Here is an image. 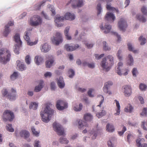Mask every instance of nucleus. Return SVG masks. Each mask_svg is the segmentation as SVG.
Listing matches in <instances>:
<instances>
[{
	"mask_svg": "<svg viewBox=\"0 0 147 147\" xmlns=\"http://www.w3.org/2000/svg\"><path fill=\"white\" fill-rule=\"evenodd\" d=\"M18 76V74L17 72H15L11 76V78L13 80L16 79Z\"/></svg>",
	"mask_w": 147,
	"mask_h": 147,
	"instance_id": "bf43d9fd",
	"label": "nucleus"
},
{
	"mask_svg": "<svg viewBox=\"0 0 147 147\" xmlns=\"http://www.w3.org/2000/svg\"><path fill=\"white\" fill-rule=\"evenodd\" d=\"M136 18L138 20L143 23H145L146 21V19L144 16L140 14H138L136 15Z\"/></svg>",
	"mask_w": 147,
	"mask_h": 147,
	"instance_id": "2f4dec72",
	"label": "nucleus"
},
{
	"mask_svg": "<svg viewBox=\"0 0 147 147\" xmlns=\"http://www.w3.org/2000/svg\"><path fill=\"white\" fill-rule=\"evenodd\" d=\"M116 141V139L114 137H112L107 142V145L109 147H115L114 143Z\"/></svg>",
	"mask_w": 147,
	"mask_h": 147,
	"instance_id": "bb28decb",
	"label": "nucleus"
},
{
	"mask_svg": "<svg viewBox=\"0 0 147 147\" xmlns=\"http://www.w3.org/2000/svg\"><path fill=\"white\" fill-rule=\"evenodd\" d=\"M144 141V140L143 139H141L140 138L136 140V142L137 146L138 147H145L147 146V144H141L142 142V141Z\"/></svg>",
	"mask_w": 147,
	"mask_h": 147,
	"instance_id": "b1692460",
	"label": "nucleus"
},
{
	"mask_svg": "<svg viewBox=\"0 0 147 147\" xmlns=\"http://www.w3.org/2000/svg\"><path fill=\"white\" fill-rule=\"evenodd\" d=\"M43 82L42 81H41L39 85L35 87L34 89V91L36 92L40 91L42 88L43 87Z\"/></svg>",
	"mask_w": 147,
	"mask_h": 147,
	"instance_id": "473e14b6",
	"label": "nucleus"
},
{
	"mask_svg": "<svg viewBox=\"0 0 147 147\" xmlns=\"http://www.w3.org/2000/svg\"><path fill=\"white\" fill-rule=\"evenodd\" d=\"M100 65L102 69L106 72L109 71L112 66L107 61L106 57L102 59L100 63Z\"/></svg>",
	"mask_w": 147,
	"mask_h": 147,
	"instance_id": "20e7f679",
	"label": "nucleus"
},
{
	"mask_svg": "<svg viewBox=\"0 0 147 147\" xmlns=\"http://www.w3.org/2000/svg\"><path fill=\"white\" fill-rule=\"evenodd\" d=\"M57 84L59 87L60 88H63L65 86V83L63 80V78L60 77L57 81Z\"/></svg>",
	"mask_w": 147,
	"mask_h": 147,
	"instance_id": "c85d7f7f",
	"label": "nucleus"
},
{
	"mask_svg": "<svg viewBox=\"0 0 147 147\" xmlns=\"http://www.w3.org/2000/svg\"><path fill=\"white\" fill-rule=\"evenodd\" d=\"M70 3H72L74 8L81 7L84 4L83 0H70Z\"/></svg>",
	"mask_w": 147,
	"mask_h": 147,
	"instance_id": "f8f14e48",
	"label": "nucleus"
},
{
	"mask_svg": "<svg viewBox=\"0 0 147 147\" xmlns=\"http://www.w3.org/2000/svg\"><path fill=\"white\" fill-rule=\"evenodd\" d=\"M30 56L28 55L26 56L25 58V61L27 64H29L30 63Z\"/></svg>",
	"mask_w": 147,
	"mask_h": 147,
	"instance_id": "e2e57ef3",
	"label": "nucleus"
},
{
	"mask_svg": "<svg viewBox=\"0 0 147 147\" xmlns=\"http://www.w3.org/2000/svg\"><path fill=\"white\" fill-rule=\"evenodd\" d=\"M67 104L64 101L59 100L57 101L56 107L59 110H63L67 107Z\"/></svg>",
	"mask_w": 147,
	"mask_h": 147,
	"instance_id": "9d476101",
	"label": "nucleus"
},
{
	"mask_svg": "<svg viewBox=\"0 0 147 147\" xmlns=\"http://www.w3.org/2000/svg\"><path fill=\"white\" fill-rule=\"evenodd\" d=\"M10 56L9 50L4 48L0 49V62L2 63L5 64L9 61Z\"/></svg>",
	"mask_w": 147,
	"mask_h": 147,
	"instance_id": "f03ea898",
	"label": "nucleus"
},
{
	"mask_svg": "<svg viewBox=\"0 0 147 147\" xmlns=\"http://www.w3.org/2000/svg\"><path fill=\"white\" fill-rule=\"evenodd\" d=\"M64 19H65L64 17L58 15H57L55 20V22L56 23V26L58 27L63 26V24L62 23H60V22L62 21Z\"/></svg>",
	"mask_w": 147,
	"mask_h": 147,
	"instance_id": "2eb2a0df",
	"label": "nucleus"
},
{
	"mask_svg": "<svg viewBox=\"0 0 147 147\" xmlns=\"http://www.w3.org/2000/svg\"><path fill=\"white\" fill-rule=\"evenodd\" d=\"M133 107L131 105L129 104V106L124 109L125 111L126 112L131 113L133 111Z\"/></svg>",
	"mask_w": 147,
	"mask_h": 147,
	"instance_id": "79ce46f5",
	"label": "nucleus"
},
{
	"mask_svg": "<svg viewBox=\"0 0 147 147\" xmlns=\"http://www.w3.org/2000/svg\"><path fill=\"white\" fill-rule=\"evenodd\" d=\"M14 24L13 21H10L7 25L5 27V29L3 32V35L5 37L7 36L10 32L9 29V26H12Z\"/></svg>",
	"mask_w": 147,
	"mask_h": 147,
	"instance_id": "f3484780",
	"label": "nucleus"
},
{
	"mask_svg": "<svg viewBox=\"0 0 147 147\" xmlns=\"http://www.w3.org/2000/svg\"><path fill=\"white\" fill-rule=\"evenodd\" d=\"M17 66L19 68V70L23 71L26 69V67L25 65L22 63H21L20 60H18L16 61Z\"/></svg>",
	"mask_w": 147,
	"mask_h": 147,
	"instance_id": "aec40b11",
	"label": "nucleus"
},
{
	"mask_svg": "<svg viewBox=\"0 0 147 147\" xmlns=\"http://www.w3.org/2000/svg\"><path fill=\"white\" fill-rule=\"evenodd\" d=\"M31 129L34 135L36 136H39V132L36 131L34 127H32Z\"/></svg>",
	"mask_w": 147,
	"mask_h": 147,
	"instance_id": "5fc2aeb1",
	"label": "nucleus"
},
{
	"mask_svg": "<svg viewBox=\"0 0 147 147\" xmlns=\"http://www.w3.org/2000/svg\"><path fill=\"white\" fill-rule=\"evenodd\" d=\"M83 122L82 120H80L78 122V128L79 129H81L84 126H85V127H87L88 126V125L86 124L84 125L83 124Z\"/></svg>",
	"mask_w": 147,
	"mask_h": 147,
	"instance_id": "8fccbe9b",
	"label": "nucleus"
},
{
	"mask_svg": "<svg viewBox=\"0 0 147 147\" xmlns=\"http://www.w3.org/2000/svg\"><path fill=\"white\" fill-rule=\"evenodd\" d=\"M122 91L124 96L126 97H128L131 95L132 93V89L129 85H125L122 88Z\"/></svg>",
	"mask_w": 147,
	"mask_h": 147,
	"instance_id": "6e6552de",
	"label": "nucleus"
},
{
	"mask_svg": "<svg viewBox=\"0 0 147 147\" xmlns=\"http://www.w3.org/2000/svg\"><path fill=\"white\" fill-rule=\"evenodd\" d=\"M51 47L47 43H44L40 48L41 51L44 53H46L49 51Z\"/></svg>",
	"mask_w": 147,
	"mask_h": 147,
	"instance_id": "6ab92c4d",
	"label": "nucleus"
},
{
	"mask_svg": "<svg viewBox=\"0 0 147 147\" xmlns=\"http://www.w3.org/2000/svg\"><path fill=\"white\" fill-rule=\"evenodd\" d=\"M64 18L66 20H72L75 19V16L74 14L67 12L65 15Z\"/></svg>",
	"mask_w": 147,
	"mask_h": 147,
	"instance_id": "5701e85b",
	"label": "nucleus"
},
{
	"mask_svg": "<svg viewBox=\"0 0 147 147\" xmlns=\"http://www.w3.org/2000/svg\"><path fill=\"white\" fill-rule=\"evenodd\" d=\"M42 23V20L40 16L37 15H34L30 19V24L32 26H37L40 25Z\"/></svg>",
	"mask_w": 147,
	"mask_h": 147,
	"instance_id": "39448f33",
	"label": "nucleus"
},
{
	"mask_svg": "<svg viewBox=\"0 0 147 147\" xmlns=\"http://www.w3.org/2000/svg\"><path fill=\"white\" fill-rule=\"evenodd\" d=\"M138 71L136 68H134L132 71V73L133 76L134 77H136V74L138 73Z\"/></svg>",
	"mask_w": 147,
	"mask_h": 147,
	"instance_id": "4d7b16f0",
	"label": "nucleus"
},
{
	"mask_svg": "<svg viewBox=\"0 0 147 147\" xmlns=\"http://www.w3.org/2000/svg\"><path fill=\"white\" fill-rule=\"evenodd\" d=\"M115 101L116 102V106L117 107V108L116 110L117 113H115L114 114L116 115H119L120 114V105L119 102L118 100H115Z\"/></svg>",
	"mask_w": 147,
	"mask_h": 147,
	"instance_id": "f704fd0d",
	"label": "nucleus"
},
{
	"mask_svg": "<svg viewBox=\"0 0 147 147\" xmlns=\"http://www.w3.org/2000/svg\"><path fill=\"white\" fill-rule=\"evenodd\" d=\"M14 118L13 113L9 110H6L3 113V119L4 121H12Z\"/></svg>",
	"mask_w": 147,
	"mask_h": 147,
	"instance_id": "423d86ee",
	"label": "nucleus"
},
{
	"mask_svg": "<svg viewBox=\"0 0 147 147\" xmlns=\"http://www.w3.org/2000/svg\"><path fill=\"white\" fill-rule=\"evenodd\" d=\"M107 10H113L114 9H115V8L111 6V3H107Z\"/></svg>",
	"mask_w": 147,
	"mask_h": 147,
	"instance_id": "0e129e2a",
	"label": "nucleus"
},
{
	"mask_svg": "<svg viewBox=\"0 0 147 147\" xmlns=\"http://www.w3.org/2000/svg\"><path fill=\"white\" fill-rule=\"evenodd\" d=\"M141 115L142 116H146L147 115V109L144 108L142 112L141 113Z\"/></svg>",
	"mask_w": 147,
	"mask_h": 147,
	"instance_id": "13d9d810",
	"label": "nucleus"
},
{
	"mask_svg": "<svg viewBox=\"0 0 147 147\" xmlns=\"http://www.w3.org/2000/svg\"><path fill=\"white\" fill-rule=\"evenodd\" d=\"M38 106V104L35 102H32L30 104L29 107L30 109H32L33 110H36Z\"/></svg>",
	"mask_w": 147,
	"mask_h": 147,
	"instance_id": "e433bc0d",
	"label": "nucleus"
},
{
	"mask_svg": "<svg viewBox=\"0 0 147 147\" xmlns=\"http://www.w3.org/2000/svg\"><path fill=\"white\" fill-rule=\"evenodd\" d=\"M134 60L131 54H129L127 57V63L128 65L131 66L133 65Z\"/></svg>",
	"mask_w": 147,
	"mask_h": 147,
	"instance_id": "cd10ccee",
	"label": "nucleus"
},
{
	"mask_svg": "<svg viewBox=\"0 0 147 147\" xmlns=\"http://www.w3.org/2000/svg\"><path fill=\"white\" fill-rule=\"evenodd\" d=\"M34 60L36 63L38 65L43 61V59L40 56H36L35 57Z\"/></svg>",
	"mask_w": 147,
	"mask_h": 147,
	"instance_id": "c756f323",
	"label": "nucleus"
},
{
	"mask_svg": "<svg viewBox=\"0 0 147 147\" xmlns=\"http://www.w3.org/2000/svg\"><path fill=\"white\" fill-rule=\"evenodd\" d=\"M92 118L91 115L89 113H87L84 116V119L86 121H90Z\"/></svg>",
	"mask_w": 147,
	"mask_h": 147,
	"instance_id": "a19ab883",
	"label": "nucleus"
},
{
	"mask_svg": "<svg viewBox=\"0 0 147 147\" xmlns=\"http://www.w3.org/2000/svg\"><path fill=\"white\" fill-rule=\"evenodd\" d=\"M45 105V108L42 109L40 114L42 117V121L47 123L49 121V117L53 114L54 111L50 109L48 103L46 104Z\"/></svg>",
	"mask_w": 147,
	"mask_h": 147,
	"instance_id": "f257e3e1",
	"label": "nucleus"
},
{
	"mask_svg": "<svg viewBox=\"0 0 147 147\" xmlns=\"http://www.w3.org/2000/svg\"><path fill=\"white\" fill-rule=\"evenodd\" d=\"M127 46L128 49L129 51L132 52L134 53H138V50L134 49V46L131 43H128Z\"/></svg>",
	"mask_w": 147,
	"mask_h": 147,
	"instance_id": "393cba45",
	"label": "nucleus"
},
{
	"mask_svg": "<svg viewBox=\"0 0 147 147\" xmlns=\"http://www.w3.org/2000/svg\"><path fill=\"white\" fill-rule=\"evenodd\" d=\"M82 108V105L81 103L79 104V106L76 105L74 107L73 109L74 110L76 111H81Z\"/></svg>",
	"mask_w": 147,
	"mask_h": 147,
	"instance_id": "c03bdc74",
	"label": "nucleus"
},
{
	"mask_svg": "<svg viewBox=\"0 0 147 147\" xmlns=\"http://www.w3.org/2000/svg\"><path fill=\"white\" fill-rule=\"evenodd\" d=\"M20 134L21 137H24L26 138L28 137L30 135L29 132L26 130H22L20 131Z\"/></svg>",
	"mask_w": 147,
	"mask_h": 147,
	"instance_id": "72a5a7b5",
	"label": "nucleus"
},
{
	"mask_svg": "<svg viewBox=\"0 0 147 147\" xmlns=\"http://www.w3.org/2000/svg\"><path fill=\"white\" fill-rule=\"evenodd\" d=\"M133 135L131 134H129L127 136V142L130 143L131 139L133 138Z\"/></svg>",
	"mask_w": 147,
	"mask_h": 147,
	"instance_id": "603ef678",
	"label": "nucleus"
},
{
	"mask_svg": "<svg viewBox=\"0 0 147 147\" xmlns=\"http://www.w3.org/2000/svg\"><path fill=\"white\" fill-rule=\"evenodd\" d=\"M106 111L104 110V108H103V109H102L100 112L97 113L96 114V116L98 118H99L105 115L106 114Z\"/></svg>",
	"mask_w": 147,
	"mask_h": 147,
	"instance_id": "c9c22d12",
	"label": "nucleus"
},
{
	"mask_svg": "<svg viewBox=\"0 0 147 147\" xmlns=\"http://www.w3.org/2000/svg\"><path fill=\"white\" fill-rule=\"evenodd\" d=\"M70 29V27L68 26L66 27L64 30V34L66 36V38L67 40H71V37L69 34V31Z\"/></svg>",
	"mask_w": 147,
	"mask_h": 147,
	"instance_id": "7c9ffc66",
	"label": "nucleus"
},
{
	"mask_svg": "<svg viewBox=\"0 0 147 147\" xmlns=\"http://www.w3.org/2000/svg\"><path fill=\"white\" fill-rule=\"evenodd\" d=\"M100 27L101 29L105 30L104 33L105 34H107L110 32L111 28V26L107 23L105 24L104 28L102 26H100Z\"/></svg>",
	"mask_w": 147,
	"mask_h": 147,
	"instance_id": "a211bd4d",
	"label": "nucleus"
},
{
	"mask_svg": "<svg viewBox=\"0 0 147 147\" xmlns=\"http://www.w3.org/2000/svg\"><path fill=\"white\" fill-rule=\"evenodd\" d=\"M118 26L120 30L123 31H124L127 27V23L123 18H121L119 21Z\"/></svg>",
	"mask_w": 147,
	"mask_h": 147,
	"instance_id": "ddd939ff",
	"label": "nucleus"
},
{
	"mask_svg": "<svg viewBox=\"0 0 147 147\" xmlns=\"http://www.w3.org/2000/svg\"><path fill=\"white\" fill-rule=\"evenodd\" d=\"M106 57L107 59V58L109 59V63L113 66L114 64V58L111 55H109Z\"/></svg>",
	"mask_w": 147,
	"mask_h": 147,
	"instance_id": "58836bf2",
	"label": "nucleus"
},
{
	"mask_svg": "<svg viewBox=\"0 0 147 147\" xmlns=\"http://www.w3.org/2000/svg\"><path fill=\"white\" fill-rule=\"evenodd\" d=\"M106 129V130L109 132H113L115 130L114 126L111 124L108 123L107 124Z\"/></svg>",
	"mask_w": 147,
	"mask_h": 147,
	"instance_id": "a878e982",
	"label": "nucleus"
},
{
	"mask_svg": "<svg viewBox=\"0 0 147 147\" xmlns=\"http://www.w3.org/2000/svg\"><path fill=\"white\" fill-rule=\"evenodd\" d=\"M68 74H71L69 75V78H72L74 75V72L73 70L70 69L68 71Z\"/></svg>",
	"mask_w": 147,
	"mask_h": 147,
	"instance_id": "680f3d73",
	"label": "nucleus"
},
{
	"mask_svg": "<svg viewBox=\"0 0 147 147\" xmlns=\"http://www.w3.org/2000/svg\"><path fill=\"white\" fill-rule=\"evenodd\" d=\"M79 47L80 46L77 44H76L73 45L67 44L65 45L64 48L67 51H72L76 50L79 48Z\"/></svg>",
	"mask_w": 147,
	"mask_h": 147,
	"instance_id": "4468645a",
	"label": "nucleus"
},
{
	"mask_svg": "<svg viewBox=\"0 0 147 147\" xmlns=\"http://www.w3.org/2000/svg\"><path fill=\"white\" fill-rule=\"evenodd\" d=\"M32 30V29H31L29 30H27L25 32V34L24 36V38L27 42V45L30 46H32L36 45L37 44L38 41V39L37 38L35 39V41L34 42H30V38L28 35L30 33V31L31 30Z\"/></svg>",
	"mask_w": 147,
	"mask_h": 147,
	"instance_id": "9b49d317",
	"label": "nucleus"
},
{
	"mask_svg": "<svg viewBox=\"0 0 147 147\" xmlns=\"http://www.w3.org/2000/svg\"><path fill=\"white\" fill-rule=\"evenodd\" d=\"M141 11L143 14L147 15V8L146 7L143 6L141 8Z\"/></svg>",
	"mask_w": 147,
	"mask_h": 147,
	"instance_id": "052dcab7",
	"label": "nucleus"
},
{
	"mask_svg": "<svg viewBox=\"0 0 147 147\" xmlns=\"http://www.w3.org/2000/svg\"><path fill=\"white\" fill-rule=\"evenodd\" d=\"M103 49L105 51H110L111 49V47L107 45L106 41H104L103 42Z\"/></svg>",
	"mask_w": 147,
	"mask_h": 147,
	"instance_id": "ea45409f",
	"label": "nucleus"
},
{
	"mask_svg": "<svg viewBox=\"0 0 147 147\" xmlns=\"http://www.w3.org/2000/svg\"><path fill=\"white\" fill-rule=\"evenodd\" d=\"M46 2V1H43L40 3L36 4L35 5V8L36 10H38L40 9L41 7L43 5V4Z\"/></svg>",
	"mask_w": 147,
	"mask_h": 147,
	"instance_id": "a18cd8bd",
	"label": "nucleus"
},
{
	"mask_svg": "<svg viewBox=\"0 0 147 147\" xmlns=\"http://www.w3.org/2000/svg\"><path fill=\"white\" fill-rule=\"evenodd\" d=\"M14 39L15 42L18 44V45H17V47L19 48L22 44V42L20 40V35L18 34H16L14 36Z\"/></svg>",
	"mask_w": 147,
	"mask_h": 147,
	"instance_id": "412c9836",
	"label": "nucleus"
},
{
	"mask_svg": "<svg viewBox=\"0 0 147 147\" xmlns=\"http://www.w3.org/2000/svg\"><path fill=\"white\" fill-rule=\"evenodd\" d=\"M97 9V15L98 16L101 13L102 11V8L100 3H98V4Z\"/></svg>",
	"mask_w": 147,
	"mask_h": 147,
	"instance_id": "de8ad7c7",
	"label": "nucleus"
},
{
	"mask_svg": "<svg viewBox=\"0 0 147 147\" xmlns=\"http://www.w3.org/2000/svg\"><path fill=\"white\" fill-rule=\"evenodd\" d=\"M140 89L141 90H145L146 88V85L143 84H141L140 85Z\"/></svg>",
	"mask_w": 147,
	"mask_h": 147,
	"instance_id": "338daca9",
	"label": "nucleus"
},
{
	"mask_svg": "<svg viewBox=\"0 0 147 147\" xmlns=\"http://www.w3.org/2000/svg\"><path fill=\"white\" fill-rule=\"evenodd\" d=\"M1 93L4 97H7L11 100H15L16 98V90L13 88L11 89V92L8 93L7 90L3 88L1 90Z\"/></svg>",
	"mask_w": 147,
	"mask_h": 147,
	"instance_id": "7ed1b4c3",
	"label": "nucleus"
},
{
	"mask_svg": "<svg viewBox=\"0 0 147 147\" xmlns=\"http://www.w3.org/2000/svg\"><path fill=\"white\" fill-rule=\"evenodd\" d=\"M126 130V128L125 126H124L121 131H118V134L120 136H122L124 132Z\"/></svg>",
	"mask_w": 147,
	"mask_h": 147,
	"instance_id": "6e6d98bb",
	"label": "nucleus"
},
{
	"mask_svg": "<svg viewBox=\"0 0 147 147\" xmlns=\"http://www.w3.org/2000/svg\"><path fill=\"white\" fill-rule=\"evenodd\" d=\"M47 7L52 12L51 16H54L56 14V12L53 6L50 5H49L47 6Z\"/></svg>",
	"mask_w": 147,
	"mask_h": 147,
	"instance_id": "4c0bfd02",
	"label": "nucleus"
},
{
	"mask_svg": "<svg viewBox=\"0 0 147 147\" xmlns=\"http://www.w3.org/2000/svg\"><path fill=\"white\" fill-rule=\"evenodd\" d=\"M54 62L53 59L51 56L50 59L47 60L45 62L46 67L47 68H50L53 65Z\"/></svg>",
	"mask_w": 147,
	"mask_h": 147,
	"instance_id": "4be33fe9",
	"label": "nucleus"
},
{
	"mask_svg": "<svg viewBox=\"0 0 147 147\" xmlns=\"http://www.w3.org/2000/svg\"><path fill=\"white\" fill-rule=\"evenodd\" d=\"M105 19L109 22L112 23L115 19V17L113 13L108 12L105 16Z\"/></svg>",
	"mask_w": 147,
	"mask_h": 147,
	"instance_id": "dca6fc26",
	"label": "nucleus"
},
{
	"mask_svg": "<svg viewBox=\"0 0 147 147\" xmlns=\"http://www.w3.org/2000/svg\"><path fill=\"white\" fill-rule=\"evenodd\" d=\"M97 97L100 98L101 100V101L100 102L99 105H97V106L100 107L102 104L103 103L104 100V98L103 96L101 95H99L97 96Z\"/></svg>",
	"mask_w": 147,
	"mask_h": 147,
	"instance_id": "49530a36",
	"label": "nucleus"
},
{
	"mask_svg": "<svg viewBox=\"0 0 147 147\" xmlns=\"http://www.w3.org/2000/svg\"><path fill=\"white\" fill-rule=\"evenodd\" d=\"M6 129L9 131L13 132L14 131V129L12 127L11 124H8L6 126Z\"/></svg>",
	"mask_w": 147,
	"mask_h": 147,
	"instance_id": "864d4df0",
	"label": "nucleus"
},
{
	"mask_svg": "<svg viewBox=\"0 0 147 147\" xmlns=\"http://www.w3.org/2000/svg\"><path fill=\"white\" fill-rule=\"evenodd\" d=\"M59 141V142L62 144H67L69 142V141L67 139L63 137L60 138Z\"/></svg>",
	"mask_w": 147,
	"mask_h": 147,
	"instance_id": "37998d69",
	"label": "nucleus"
},
{
	"mask_svg": "<svg viewBox=\"0 0 147 147\" xmlns=\"http://www.w3.org/2000/svg\"><path fill=\"white\" fill-rule=\"evenodd\" d=\"M82 65L83 66H88L89 67L91 68L92 67V64H89L86 62L84 61L82 63Z\"/></svg>",
	"mask_w": 147,
	"mask_h": 147,
	"instance_id": "774afa93",
	"label": "nucleus"
},
{
	"mask_svg": "<svg viewBox=\"0 0 147 147\" xmlns=\"http://www.w3.org/2000/svg\"><path fill=\"white\" fill-rule=\"evenodd\" d=\"M139 40L141 41V45H143L146 43V39L143 38L142 36H141L139 38Z\"/></svg>",
	"mask_w": 147,
	"mask_h": 147,
	"instance_id": "3c124183",
	"label": "nucleus"
},
{
	"mask_svg": "<svg viewBox=\"0 0 147 147\" xmlns=\"http://www.w3.org/2000/svg\"><path fill=\"white\" fill-rule=\"evenodd\" d=\"M52 42L56 45H58L63 41V39L61 34L59 32H57L55 36L52 39Z\"/></svg>",
	"mask_w": 147,
	"mask_h": 147,
	"instance_id": "1a4fd4ad",
	"label": "nucleus"
},
{
	"mask_svg": "<svg viewBox=\"0 0 147 147\" xmlns=\"http://www.w3.org/2000/svg\"><path fill=\"white\" fill-rule=\"evenodd\" d=\"M122 51L120 50H119L117 54V56L120 60H122L123 59V55L121 54Z\"/></svg>",
	"mask_w": 147,
	"mask_h": 147,
	"instance_id": "09e8293b",
	"label": "nucleus"
},
{
	"mask_svg": "<svg viewBox=\"0 0 147 147\" xmlns=\"http://www.w3.org/2000/svg\"><path fill=\"white\" fill-rule=\"evenodd\" d=\"M54 129L59 136L65 135L64 130L63 128L59 124L55 122L53 124Z\"/></svg>",
	"mask_w": 147,
	"mask_h": 147,
	"instance_id": "0eeeda50",
	"label": "nucleus"
},
{
	"mask_svg": "<svg viewBox=\"0 0 147 147\" xmlns=\"http://www.w3.org/2000/svg\"><path fill=\"white\" fill-rule=\"evenodd\" d=\"M112 34L117 36V41L119 42L121 41V38L120 35L118 34L116 32H112Z\"/></svg>",
	"mask_w": 147,
	"mask_h": 147,
	"instance_id": "69168bd1",
	"label": "nucleus"
}]
</instances>
